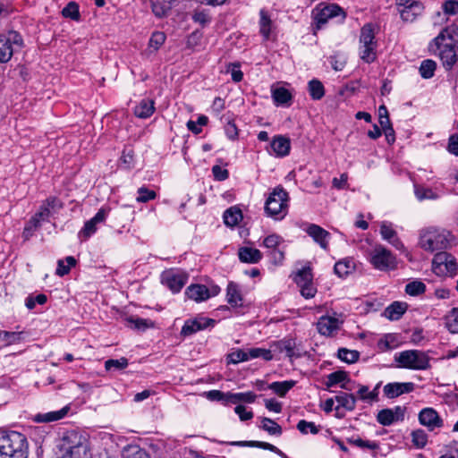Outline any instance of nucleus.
<instances>
[{
    "label": "nucleus",
    "mask_w": 458,
    "mask_h": 458,
    "mask_svg": "<svg viewBox=\"0 0 458 458\" xmlns=\"http://www.w3.org/2000/svg\"><path fill=\"white\" fill-rule=\"evenodd\" d=\"M28 442L21 433L17 431L0 432V458H27Z\"/></svg>",
    "instance_id": "obj_1"
},
{
    "label": "nucleus",
    "mask_w": 458,
    "mask_h": 458,
    "mask_svg": "<svg viewBox=\"0 0 458 458\" xmlns=\"http://www.w3.org/2000/svg\"><path fill=\"white\" fill-rule=\"evenodd\" d=\"M399 367L414 370L428 369L429 365L428 355L419 350L403 351L394 357Z\"/></svg>",
    "instance_id": "obj_2"
},
{
    "label": "nucleus",
    "mask_w": 458,
    "mask_h": 458,
    "mask_svg": "<svg viewBox=\"0 0 458 458\" xmlns=\"http://www.w3.org/2000/svg\"><path fill=\"white\" fill-rule=\"evenodd\" d=\"M451 233L447 231H439L435 228L423 230L420 237V245L428 251L445 249L449 244Z\"/></svg>",
    "instance_id": "obj_3"
},
{
    "label": "nucleus",
    "mask_w": 458,
    "mask_h": 458,
    "mask_svg": "<svg viewBox=\"0 0 458 458\" xmlns=\"http://www.w3.org/2000/svg\"><path fill=\"white\" fill-rule=\"evenodd\" d=\"M288 193L276 187L266 201L265 210L269 216L276 219L283 218L286 214Z\"/></svg>",
    "instance_id": "obj_4"
},
{
    "label": "nucleus",
    "mask_w": 458,
    "mask_h": 458,
    "mask_svg": "<svg viewBox=\"0 0 458 458\" xmlns=\"http://www.w3.org/2000/svg\"><path fill=\"white\" fill-rule=\"evenodd\" d=\"M369 261L380 271L394 270L397 267L395 256L382 245H377L369 253Z\"/></svg>",
    "instance_id": "obj_5"
},
{
    "label": "nucleus",
    "mask_w": 458,
    "mask_h": 458,
    "mask_svg": "<svg viewBox=\"0 0 458 458\" xmlns=\"http://www.w3.org/2000/svg\"><path fill=\"white\" fill-rule=\"evenodd\" d=\"M23 40L21 36L13 30L0 36V63L8 62L14 52L21 49Z\"/></svg>",
    "instance_id": "obj_6"
},
{
    "label": "nucleus",
    "mask_w": 458,
    "mask_h": 458,
    "mask_svg": "<svg viewBox=\"0 0 458 458\" xmlns=\"http://www.w3.org/2000/svg\"><path fill=\"white\" fill-rule=\"evenodd\" d=\"M458 265L456 259L450 253L440 251L437 253L432 260V270L437 276L455 275Z\"/></svg>",
    "instance_id": "obj_7"
},
{
    "label": "nucleus",
    "mask_w": 458,
    "mask_h": 458,
    "mask_svg": "<svg viewBox=\"0 0 458 458\" xmlns=\"http://www.w3.org/2000/svg\"><path fill=\"white\" fill-rule=\"evenodd\" d=\"M435 45L444 68L450 71L458 61V41H440L439 44Z\"/></svg>",
    "instance_id": "obj_8"
},
{
    "label": "nucleus",
    "mask_w": 458,
    "mask_h": 458,
    "mask_svg": "<svg viewBox=\"0 0 458 458\" xmlns=\"http://www.w3.org/2000/svg\"><path fill=\"white\" fill-rule=\"evenodd\" d=\"M214 324V319L204 317H198L193 319H188L185 321L182 328L181 335L183 336H188L208 327H213Z\"/></svg>",
    "instance_id": "obj_9"
},
{
    "label": "nucleus",
    "mask_w": 458,
    "mask_h": 458,
    "mask_svg": "<svg viewBox=\"0 0 458 458\" xmlns=\"http://www.w3.org/2000/svg\"><path fill=\"white\" fill-rule=\"evenodd\" d=\"M341 11L342 9L335 4L327 5L321 9L316 8L313 11L316 30H320L328 19L337 16Z\"/></svg>",
    "instance_id": "obj_10"
},
{
    "label": "nucleus",
    "mask_w": 458,
    "mask_h": 458,
    "mask_svg": "<svg viewBox=\"0 0 458 458\" xmlns=\"http://www.w3.org/2000/svg\"><path fill=\"white\" fill-rule=\"evenodd\" d=\"M420 422L430 430L443 426V420L433 408H425L419 414Z\"/></svg>",
    "instance_id": "obj_11"
},
{
    "label": "nucleus",
    "mask_w": 458,
    "mask_h": 458,
    "mask_svg": "<svg viewBox=\"0 0 458 458\" xmlns=\"http://www.w3.org/2000/svg\"><path fill=\"white\" fill-rule=\"evenodd\" d=\"M79 438V440L72 445L67 447V454L71 458H87L89 445L85 438L78 436L75 433H72L67 439Z\"/></svg>",
    "instance_id": "obj_12"
},
{
    "label": "nucleus",
    "mask_w": 458,
    "mask_h": 458,
    "mask_svg": "<svg viewBox=\"0 0 458 458\" xmlns=\"http://www.w3.org/2000/svg\"><path fill=\"white\" fill-rule=\"evenodd\" d=\"M342 324L343 320L329 316H323L317 323V329L320 335L330 336L335 331L339 329Z\"/></svg>",
    "instance_id": "obj_13"
},
{
    "label": "nucleus",
    "mask_w": 458,
    "mask_h": 458,
    "mask_svg": "<svg viewBox=\"0 0 458 458\" xmlns=\"http://www.w3.org/2000/svg\"><path fill=\"white\" fill-rule=\"evenodd\" d=\"M187 279L188 276L184 273L168 271L163 275V281L165 282L166 285L174 293L180 292L186 284Z\"/></svg>",
    "instance_id": "obj_14"
},
{
    "label": "nucleus",
    "mask_w": 458,
    "mask_h": 458,
    "mask_svg": "<svg viewBox=\"0 0 458 458\" xmlns=\"http://www.w3.org/2000/svg\"><path fill=\"white\" fill-rule=\"evenodd\" d=\"M305 232L312 237V239L319 244V246L324 249L327 250L328 248V239L330 237V233L323 229L321 226L310 224L307 226L305 229Z\"/></svg>",
    "instance_id": "obj_15"
},
{
    "label": "nucleus",
    "mask_w": 458,
    "mask_h": 458,
    "mask_svg": "<svg viewBox=\"0 0 458 458\" xmlns=\"http://www.w3.org/2000/svg\"><path fill=\"white\" fill-rule=\"evenodd\" d=\"M414 389V384L407 383H389L384 386V393L388 398H395L403 394L411 393Z\"/></svg>",
    "instance_id": "obj_16"
},
{
    "label": "nucleus",
    "mask_w": 458,
    "mask_h": 458,
    "mask_svg": "<svg viewBox=\"0 0 458 458\" xmlns=\"http://www.w3.org/2000/svg\"><path fill=\"white\" fill-rule=\"evenodd\" d=\"M380 233L382 238L387 241L397 250L403 249V244L398 238L396 232L393 229L392 225L387 222H383L380 226Z\"/></svg>",
    "instance_id": "obj_17"
},
{
    "label": "nucleus",
    "mask_w": 458,
    "mask_h": 458,
    "mask_svg": "<svg viewBox=\"0 0 458 458\" xmlns=\"http://www.w3.org/2000/svg\"><path fill=\"white\" fill-rule=\"evenodd\" d=\"M61 208V203L55 198L47 199L33 217L39 218V224L47 220L53 210Z\"/></svg>",
    "instance_id": "obj_18"
},
{
    "label": "nucleus",
    "mask_w": 458,
    "mask_h": 458,
    "mask_svg": "<svg viewBox=\"0 0 458 458\" xmlns=\"http://www.w3.org/2000/svg\"><path fill=\"white\" fill-rule=\"evenodd\" d=\"M106 217V212L104 209L98 210V212L90 220L85 223L84 227L81 231L80 234L85 239L89 238L97 231V225L103 222Z\"/></svg>",
    "instance_id": "obj_19"
},
{
    "label": "nucleus",
    "mask_w": 458,
    "mask_h": 458,
    "mask_svg": "<svg viewBox=\"0 0 458 458\" xmlns=\"http://www.w3.org/2000/svg\"><path fill=\"white\" fill-rule=\"evenodd\" d=\"M187 296L195 301H203L210 297L209 289L203 284H192L186 290Z\"/></svg>",
    "instance_id": "obj_20"
},
{
    "label": "nucleus",
    "mask_w": 458,
    "mask_h": 458,
    "mask_svg": "<svg viewBox=\"0 0 458 458\" xmlns=\"http://www.w3.org/2000/svg\"><path fill=\"white\" fill-rule=\"evenodd\" d=\"M155 111V102L151 99H142L134 108V114L139 118H148Z\"/></svg>",
    "instance_id": "obj_21"
},
{
    "label": "nucleus",
    "mask_w": 458,
    "mask_h": 458,
    "mask_svg": "<svg viewBox=\"0 0 458 458\" xmlns=\"http://www.w3.org/2000/svg\"><path fill=\"white\" fill-rule=\"evenodd\" d=\"M290 140L283 136L275 137L271 142V148L278 157L288 155L290 151Z\"/></svg>",
    "instance_id": "obj_22"
},
{
    "label": "nucleus",
    "mask_w": 458,
    "mask_h": 458,
    "mask_svg": "<svg viewBox=\"0 0 458 458\" xmlns=\"http://www.w3.org/2000/svg\"><path fill=\"white\" fill-rule=\"evenodd\" d=\"M262 258L261 252L258 249L243 247L239 250V259L245 263H257Z\"/></svg>",
    "instance_id": "obj_23"
},
{
    "label": "nucleus",
    "mask_w": 458,
    "mask_h": 458,
    "mask_svg": "<svg viewBox=\"0 0 458 458\" xmlns=\"http://www.w3.org/2000/svg\"><path fill=\"white\" fill-rule=\"evenodd\" d=\"M406 309V303L395 301L385 310L384 315L390 320H398L405 312Z\"/></svg>",
    "instance_id": "obj_24"
},
{
    "label": "nucleus",
    "mask_w": 458,
    "mask_h": 458,
    "mask_svg": "<svg viewBox=\"0 0 458 458\" xmlns=\"http://www.w3.org/2000/svg\"><path fill=\"white\" fill-rule=\"evenodd\" d=\"M223 217L227 226L233 227L242 220V213L238 207H231L225 211Z\"/></svg>",
    "instance_id": "obj_25"
},
{
    "label": "nucleus",
    "mask_w": 458,
    "mask_h": 458,
    "mask_svg": "<svg viewBox=\"0 0 458 458\" xmlns=\"http://www.w3.org/2000/svg\"><path fill=\"white\" fill-rule=\"evenodd\" d=\"M348 375L345 371L337 370L327 376V381L326 383L327 387L335 386L336 384L342 383L341 387L349 390L350 388L344 383L347 380Z\"/></svg>",
    "instance_id": "obj_26"
},
{
    "label": "nucleus",
    "mask_w": 458,
    "mask_h": 458,
    "mask_svg": "<svg viewBox=\"0 0 458 458\" xmlns=\"http://www.w3.org/2000/svg\"><path fill=\"white\" fill-rule=\"evenodd\" d=\"M69 406H65L59 411H49L37 415V420L40 422H50L63 419L69 411Z\"/></svg>",
    "instance_id": "obj_27"
},
{
    "label": "nucleus",
    "mask_w": 458,
    "mask_h": 458,
    "mask_svg": "<svg viewBox=\"0 0 458 458\" xmlns=\"http://www.w3.org/2000/svg\"><path fill=\"white\" fill-rule=\"evenodd\" d=\"M355 268V264L352 259H343L335 263L334 270L335 273L344 277L351 274Z\"/></svg>",
    "instance_id": "obj_28"
},
{
    "label": "nucleus",
    "mask_w": 458,
    "mask_h": 458,
    "mask_svg": "<svg viewBox=\"0 0 458 458\" xmlns=\"http://www.w3.org/2000/svg\"><path fill=\"white\" fill-rule=\"evenodd\" d=\"M256 395L252 392L247 393H226V402L233 403H251L255 401Z\"/></svg>",
    "instance_id": "obj_29"
},
{
    "label": "nucleus",
    "mask_w": 458,
    "mask_h": 458,
    "mask_svg": "<svg viewBox=\"0 0 458 458\" xmlns=\"http://www.w3.org/2000/svg\"><path fill=\"white\" fill-rule=\"evenodd\" d=\"M272 98L276 105H289L292 94L285 88H276L272 90Z\"/></svg>",
    "instance_id": "obj_30"
},
{
    "label": "nucleus",
    "mask_w": 458,
    "mask_h": 458,
    "mask_svg": "<svg viewBox=\"0 0 458 458\" xmlns=\"http://www.w3.org/2000/svg\"><path fill=\"white\" fill-rule=\"evenodd\" d=\"M227 301L232 306H242V299L238 286L232 282L227 285Z\"/></svg>",
    "instance_id": "obj_31"
},
{
    "label": "nucleus",
    "mask_w": 458,
    "mask_h": 458,
    "mask_svg": "<svg viewBox=\"0 0 458 458\" xmlns=\"http://www.w3.org/2000/svg\"><path fill=\"white\" fill-rule=\"evenodd\" d=\"M360 45H377L375 41L374 29L371 24H366L361 28L360 36Z\"/></svg>",
    "instance_id": "obj_32"
},
{
    "label": "nucleus",
    "mask_w": 458,
    "mask_h": 458,
    "mask_svg": "<svg viewBox=\"0 0 458 458\" xmlns=\"http://www.w3.org/2000/svg\"><path fill=\"white\" fill-rule=\"evenodd\" d=\"M458 36V27L452 25L444 29L439 35L434 39L435 44H439L440 41H451L454 40V37Z\"/></svg>",
    "instance_id": "obj_33"
},
{
    "label": "nucleus",
    "mask_w": 458,
    "mask_h": 458,
    "mask_svg": "<svg viewBox=\"0 0 458 458\" xmlns=\"http://www.w3.org/2000/svg\"><path fill=\"white\" fill-rule=\"evenodd\" d=\"M336 402L340 406L345 408L348 411H352L356 405V398L352 394L341 393L335 396Z\"/></svg>",
    "instance_id": "obj_34"
},
{
    "label": "nucleus",
    "mask_w": 458,
    "mask_h": 458,
    "mask_svg": "<svg viewBox=\"0 0 458 458\" xmlns=\"http://www.w3.org/2000/svg\"><path fill=\"white\" fill-rule=\"evenodd\" d=\"M376 47L377 45L360 46V56L367 64H370L376 60Z\"/></svg>",
    "instance_id": "obj_35"
},
{
    "label": "nucleus",
    "mask_w": 458,
    "mask_h": 458,
    "mask_svg": "<svg viewBox=\"0 0 458 458\" xmlns=\"http://www.w3.org/2000/svg\"><path fill=\"white\" fill-rule=\"evenodd\" d=\"M309 92L312 99L319 100L325 95V89L318 80L314 79L309 82Z\"/></svg>",
    "instance_id": "obj_36"
},
{
    "label": "nucleus",
    "mask_w": 458,
    "mask_h": 458,
    "mask_svg": "<svg viewBox=\"0 0 458 458\" xmlns=\"http://www.w3.org/2000/svg\"><path fill=\"white\" fill-rule=\"evenodd\" d=\"M437 68V64L435 61L427 59L424 60L420 67V73L424 79H430L434 76L435 71Z\"/></svg>",
    "instance_id": "obj_37"
},
{
    "label": "nucleus",
    "mask_w": 458,
    "mask_h": 458,
    "mask_svg": "<svg viewBox=\"0 0 458 458\" xmlns=\"http://www.w3.org/2000/svg\"><path fill=\"white\" fill-rule=\"evenodd\" d=\"M445 327L452 334H458V309H453L445 317Z\"/></svg>",
    "instance_id": "obj_38"
},
{
    "label": "nucleus",
    "mask_w": 458,
    "mask_h": 458,
    "mask_svg": "<svg viewBox=\"0 0 458 458\" xmlns=\"http://www.w3.org/2000/svg\"><path fill=\"white\" fill-rule=\"evenodd\" d=\"M23 332L0 331V340L10 345L21 342L23 339Z\"/></svg>",
    "instance_id": "obj_39"
},
{
    "label": "nucleus",
    "mask_w": 458,
    "mask_h": 458,
    "mask_svg": "<svg viewBox=\"0 0 458 458\" xmlns=\"http://www.w3.org/2000/svg\"><path fill=\"white\" fill-rule=\"evenodd\" d=\"M260 428L268 432L270 435L280 436L282 434L281 427L276 422L268 418H263L261 420Z\"/></svg>",
    "instance_id": "obj_40"
},
{
    "label": "nucleus",
    "mask_w": 458,
    "mask_h": 458,
    "mask_svg": "<svg viewBox=\"0 0 458 458\" xmlns=\"http://www.w3.org/2000/svg\"><path fill=\"white\" fill-rule=\"evenodd\" d=\"M293 381L274 382L269 385L268 387L278 395L284 396L293 386Z\"/></svg>",
    "instance_id": "obj_41"
},
{
    "label": "nucleus",
    "mask_w": 458,
    "mask_h": 458,
    "mask_svg": "<svg viewBox=\"0 0 458 458\" xmlns=\"http://www.w3.org/2000/svg\"><path fill=\"white\" fill-rule=\"evenodd\" d=\"M123 458H150L148 453L138 445L128 446L123 450Z\"/></svg>",
    "instance_id": "obj_42"
},
{
    "label": "nucleus",
    "mask_w": 458,
    "mask_h": 458,
    "mask_svg": "<svg viewBox=\"0 0 458 458\" xmlns=\"http://www.w3.org/2000/svg\"><path fill=\"white\" fill-rule=\"evenodd\" d=\"M360 353L354 350H349L346 348H340L338 350V358L347 363H354L358 360Z\"/></svg>",
    "instance_id": "obj_43"
},
{
    "label": "nucleus",
    "mask_w": 458,
    "mask_h": 458,
    "mask_svg": "<svg viewBox=\"0 0 458 458\" xmlns=\"http://www.w3.org/2000/svg\"><path fill=\"white\" fill-rule=\"evenodd\" d=\"M65 261L67 262V265H64V260L59 259L57 261V268H56V275L59 276H64L67 275L71 269L72 267L75 266L76 259L73 257H67L65 259Z\"/></svg>",
    "instance_id": "obj_44"
},
{
    "label": "nucleus",
    "mask_w": 458,
    "mask_h": 458,
    "mask_svg": "<svg viewBox=\"0 0 458 458\" xmlns=\"http://www.w3.org/2000/svg\"><path fill=\"white\" fill-rule=\"evenodd\" d=\"M414 192L419 200L437 199L438 198V195L435 193L431 189L418 185L415 186Z\"/></svg>",
    "instance_id": "obj_45"
},
{
    "label": "nucleus",
    "mask_w": 458,
    "mask_h": 458,
    "mask_svg": "<svg viewBox=\"0 0 458 458\" xmlns=\"http://www.w3.org/2000/svg\"><path fill=\"white\" fill-rule=\"evenodd\" d=\"M138 197L136 198L137 202L146 203L149 200L155 199L157 198V193L155 191L149 190L147 187H140L137 191Z\"/></svg>",
    "instance_id": "obj_46"
},
{
    "label": "nucleus",
    "mask_w": 458,
    "mask_h": 458,
    "mask_svg": "<svg viewBox=\"0 0 458 458\" xmlns=\"http://www.w3.org/2000/svg\"><path fill=\"white\" fill-rule=\"evenodd\" d=\"M127 322L130 327L139 330H146L147 328L153 327V323L150 320L141 318L131 317L127 319Z\"/></svg>",
    "instance_id": "obj_47"
},
{
    "label": "nucleus",
    "mask_w": 458,
    "mask_h": 458,
    "mask_svg": "<svg viewBox=\"0 0 458 458\" xmlns=\"http://www.w3.org/2000/svg\"><path fill=\"white\" fill-rule=\"evenodd\" d=\"M234 445L255 446V447H259L262 449L269 450L274 453H280V450L276 446H275L269 443H267V442H260V441L236 442V443H234Z\"/></svg>",
    "instance_id": "obj_48"
},
{
    "label": "nucleus",
    "mask_w": 458,
    "mask_h": 458,
    "mask_svg": "<svg viewBox=\"0 0 458 458\" xmlns=\"http://www.w3.org/2000/svg\"><path fill=\"white\" fill-rule=\"evenodd\" d=\"M425 290L426 285L420 281H412L405 286V292L411 296L421 294Z\"/></svg>",
    "instance_id": "obj_49"
},
{
    "label": "nucleus",
    "mask_w": 458,
    "mask_h": 458,
    "mask_svg": "<svg viewBox=\"0 0 458 458\" xmlns=\"http://www.w3.org/2000/svg\"><path fill=\"white\" fill-rule=\"evenodd\" d=\"M377 421L384 426H389L396 421L393 415L392 409L381 410L377 413Z\"/></svg>",
    "instance_id": "obj_50"
},
{
    "label": "nucleus",
    "mask_w": 458,
    "mask_h": 458,
    "mask_svg": "<svg viewBox=\"0 0 458 458\" xmlns=\"http://www.w3.org/2000/svg\"><path fill=\"white\" fill-rule=\"evenodd\" d=\"M127 366H128V360L124 357H122L119 360L110 359L105 362V368L106 370H111V369L122 370V369H124L125 368H127Z\"/></svg>",
    "instance_id": "obj_51"
},
{
    "label": "nucleus",
    "mask_w": 458,
    "mask_h": 458,
    "mask_svg": "<svg viewBox=\"0 0 458 458\" xmlns=\"http://www.w3.org/2000/svg\"><path fill=\"white\" fill-rule=\"evenodd\" d=\"M271 30V20L267 13L262 10L260 12V33L262 36L268 39Z\"/></svg>",
    "instance_id": "obj_52"
},
{
    "label": "nucleus",
    "mask_w": 458,
    "mask_h": 458,
    "mask_svg": "<svg viewBox=\"0 0 458 458\" xmlns=\"http://www.w3.org/2000/svg\"><path fill=\"white\" fill-rule=\"evenodd\" d=\"M40 226L39 218L31 217L29 223L24 227L22 237L24 240H29L34 233V232Z\"/></svg>",
    "instance_id": "obj_53"
},
{
    "label": "nucleus",
    "mask_w": 458,
    "mask_h": 458,
    "mask_svg": "<svg viewBox=\"0 0 458 458\" xmlns=\"http://www.w3.org/2000/svg\"><path fill=\"white\" fill-rule=\"evenodd\" d=\"M170 9V5L161 1L157 0L152 2V11L157 17L161 18L166 16Z\"/></svg>",
    "instance_id": "obj_54"
},
{
    "label": "nucleus",
    "mask_w": 458,
    "mask_h": 458,
    "mask_svg": "<svg viewBox=\"0 0 458 458\" xmlns=\"http://www.w3.org/2000/svg\"><path fill=\"white\" fill-rule=\"evenodd\" d=\"M297 428L302 433V434H308L310 432L311 434L315 435L318 434L319 431V428L318 426L315 425L313 422L306 421L304 420H301L297 424Z\"/></svg>",
    "instance_id": "obj_55"
},
{
    "label": "nucleus",
    "mask_w": 458,
    "mask_h": 458,
    "mask_svg": "<svg viewBox=\"0 0 458 458\" xmlns=\"http://www.w3.org/2000/svg\"><path fill=\"white\" fill-rule=\"evenodd\" d=\"M295 281L298 285L312 283V274L309 267L300 270L296 276Z\"/></svg>",
    "instance_id": "obj_56"
},
{
    "label": "nucleus",
    "mask_w": 458,
    "mask_h": 458,
    "mask_svg": "<svg viewBox=\"0 0 458 458\" xmlns=\"http://www.w3.org/2000/svg\"><path fill=\"white\" fill-rule=\"evenodd\" d=\"M165 34L161 31H156L152 34L149 39V47L154 50H157L165 41Z\"/></svg>",
    "instance_id": "obj_57"
},
{
    "label": "nucleus",
    "mask_w": 458,
    "mask_h": 458,
    "mask_svg": "<svg viewBox=\"0 0 458 458\" xmlns=\"http://www.w3.org/2000/svg\"><path fill=\"white\" fill-rule=\"evenodd\" d=\"M412 443L418 447L422 448L427 444V434L422 429L415 430L411 433Z\"/></svg>",
    "instance_id": "obj_58"
},
{
    "label": "nucleus",
    "mask_w": 458,
    "mask_h": 458,
    "mask_svg": "<svg viewBox=\"0 0 458 458\" xmlns=\"http://www.w3.org/2000/svg\"><path fill=\"white\" fill-rule=\"evenodd\" d=\"M249 359H254L258 357H262L265 360H269L272 359V354L269 350L261 349V348H252L248 351Z\"/></svg>",
    "instance_id": "obj_59"
},
{
    "label": "nucleus",
    "mask_w": 458,
    "mask_h": 458,
    "mask_svg": "<svg viewBox=\"0 0 458 458\" xmlns=\"http://www.w3.org/2000/svg\"><path fill=\"white\" fill-rule=\"evenodd\" d=\"M64 17H69L73 20L79 18V6L74 2H70L62 11Z\"/></svg>",
    "instance_id": "obj_60"
},
{
    "label": "nucleus",
    "mask_w": 458,
    "mask_h": 458,
    "mask_svg": "<svg viewBox=\"0 0 458 458\" xmlns=\"http://www.w3.org/2000/svg\"><path fill=\"white\" fill-rule=\"evenodd\" d=\"M395 337L392 335H386L377 342V346L382 352L391 350L394 347Z\"/></svg>",
    "instance_id": "obj_61"
},
{
    "label": "nucleus",
    "mask_w": 458,
    "mask_h": 458,
    "mask_svg": "<svg viewBox=\"0 0 458 458\" xmlns=\"http://www.w3.org/2000/svg\"><path fill=\"white\" fill-rule=\"evenodd\" d=\"M282 242L283 239L279 235L270 234L264 239L263 244L268 249L276 250Z\"/></svg>",
    "instance_id": "obj_62"
},
{
    "label": "nucleus",
    "mask_w": 458,
    "mask_h": 458,
    "mask_svg": "<svg viewBox=\"0 0 458 458\" xmlns=\"http://www.w3.org/2000/svg\"><path fill=\"white\" fill-rule=\"evenodd\" d=\"M230 362L232 363H238L241 361H245L249 360V354L248 352L238 350L236 352H233L229 355Z\"/></svg>",
    "instance_id": "obj_63"
},
{
    "label": "nucleus",
    "mask_w": 458,
    "mask_h": 458,
    "mask_svg": "<svg viewBox=\"0 0 458 458\" xmlns=\"http://www.w3.org/2000/svg\"><path fill=\"white\" fill-rule=\"evenodd\" d=\"M443 10L447 14H457L458 13V1L447 0L443 4Z\"/></svg>",
    "instance_id": "obj_64"
}]
</instances>
